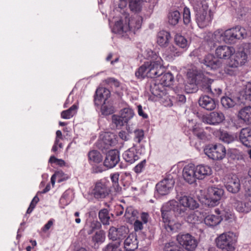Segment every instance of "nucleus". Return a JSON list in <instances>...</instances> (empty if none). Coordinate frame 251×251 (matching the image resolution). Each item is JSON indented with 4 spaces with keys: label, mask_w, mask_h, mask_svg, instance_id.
Wrapping results in <instances>:
<instances>
[{
    "label": "nucleus",
    "mask_w": 251,
    "mask_h": 251,
    "mask_svg": "<svg viewBox=\"0 0 251 251\" xmlns=\"http://www.w3.org/2000/svg\"><path fill=\"white\" fill-rule=\"evenodd\" d=\"M117 143V141L115 137V135L110 132L105 133L102 136L101 144L104 149H107L110 147L115 145Z\"/></svg>",
    "instance_id": "29"
},
{
    "label": "nucleus",
    "mask_w": 251,
    "mask_h": 251,
    "mask_svg": "<svg viewBox=\"0 0 251 251\" xmlns=\"http://www.w3.org/2000/svg\"><path fill=\"white\" fill-rule=\"evenodd\" d=\"M198 179H203L212 174V168L207 165L201 164L195 166Z\"/></svg>",
    "instance_id": "26"
},
{
    "label": "nucleus",
    "mask_w": 251,
    "mask_h": 251,
    "mask_svg": "<svg viewBox=\"0 0 251 251\" xmlns=\"http://www.w3.org/2000/svg\"><path fill=\"white\" fill-rule=\"evenodd\" d=\"M234 235L232 232L221 234L216 238L217 247L223 251H234Z\"/></svg>",
    "instance_id": "6"
},
{
    "label": "nucleus",
    "mask_w": 251,
    "mask_h": 251,
    "mask_svg": "<svg viewBox=\"0 0 251 251\" xmlns=\"http://www.w3.org/2000/svg\"><path fill=\"white\" fill-rule=\"evenodd\" d=\"M129 232L128 228L125 226H121L119 228L111 227L109 230L108 237L113 241H121L126 237Z\"/></svg>",
    "instance_id": "12"
},
{
    "label": "nucleus",
    "mask_w": 251,
    "mask_h": 251,
    "mask_svg": "<svg viewBox=\"0 0 251 251\" xmlns=\"http://www.w3.org/2000/svg\"><path fill=\"white\" fill-rule=\"evenodd\" d=\"M183 19L185 25H188L191 22V12L189 8L185 7L183 9Z\"/></svg>",
    "instance_id": "57"
},
{
    "label": "nucleus",
    "mask_w": 251,
    "mask_h": 251,
    "mask_svg": "<svg viewBox=\"0 0 251 251\" xmlns=\"http://www.w3.org/2000/svg\"><path fill=\"white\" fill-rule=\"evenodd\" d=\"M110 95V91L106 88L101 87L97 89L95 97V103L96 105H100L103 100L105 101Z\"/></svg>",
    "instance_id": "25"
},
{
    "label": "nucleus",
    "mask_w": 251,
    "mask_h": 251,
    "mask_svg": "<svg viewBox=\"0 0 251 251\" xmlns=\"http://www.w3.org/2000/svg\"><path fill=\"white\" fill-rule=\"evenodd\" d=\"M224 180L225 186L229 192L236 194L240 191V182L236 175H232L226 176Z\"/></svg>",
    "instance_id": "10"
},
{
    "label": "nucleus",
    "mask_w": 251,
    "mask_h": 251,
    "mask_svg": "<svg viewBox=\"0 0 251 251\" xmlns=\"http://www.w3.org/2000/svg\"><path fill=\"white\" fill-rule=\"evenodd\" d=\"M200 62L213 70H216L222 65L221 61L212 54H207Z\"/></svg>",
    "instance_id": "20"
},
{
    "label": "nucleus",
    "mask_w": 251,
    "mask_h": 251,
    "mask_svg": "<svg viewBox=\"0 0 251 251\" xmlns=\"http://www.w3.org/2000/svg\"><path fill=\"white\" fill-rule=\"evenodd\" d=\"M119 176L118 173H115L110 175V178L113 183V187L116 192H119L120 190V187L119 185Z\"/></svg>",
    "instance_id": "52"
},
{
    "label": "nucleus",
    "mask_w": 251,
    "mask_h": 251,
    "mask_svg": "<svg viewBox=\"0 0 251 251\" xmlns=\"http://www.w3.org/2000/svg\"><path fill=\"white\" fill-rule=\"evenodd\" d=\"M203 151L209 158L214 160H222L226 154V149L221 144L207 145L204 148Z\"/></svg>",
    "instance_id": "5"
},
{
    "label": "nucleus",
    "mask_w": 251,
    "mask_h": 251,
    "mask_svg": "<svg viewBox=\"0 0 251 251\" xmlns=\"http://www.w3.org/2000/svg\"><path fill=\"white\" fill-rule=\"evenodd\" d=\"M148 77L154 78L160 76L164 71L163 60L161 57L151 50L148 52Z\"/></svg>",
    "instance_id": "4"
},
{
    "label": "nucleus",
    "mask_w": 251,
    "mask_h": 251,
    "mask_svg": "<svg viewBox=\"0 0 251 251\" xmlns=\"http://www.w3.org/2000/svg\"><path fill=\"white\" fill-rule=\"evenodd\" d=\"M182 176L184 180L188 183H194L198 179L195 166L192 164L185 166L183 170Z\"/></svg>",
    "instance_id": "18"
},
{
    "label": "nucleus",
    "mask_w": 251,
    "mask_h": 251,
    "mask_svg": "<svg viewBox=\"0 0 251 251\" xmlns=\"http://www.w3.org/2000/svg\"><path fill=\"white\" fill-rule=\"evenodd\" d=\"M224 189L221 187L215 186L208 187L207 189V196L208 199L210 201V203L209 205L212 206L217 205L218 201L224 196Z\"/></svg>",
    "instance_id": "9"
},
{
    "label": "nucleus",
    "mask_w": 251,
    "mask_h": 251,
    "mask_svg": "<svg viewBox=\"0 0 251 251\" xmlns=\"http://www.w3.org/2000/svg\"><path fill=\"white\" fill-rule=\"evenodd\" d=\"M175 42L180 49L186 50L188 47V42L187 40L181 35L177 34L175 37Z\"/></svg>",
    "instance_id": "41"
},
{
    "label": "nucleus",
    "mask_w": 251,
    "mask_h": 251,
    "mask_svg": "<svg viewBox=\"0 0 251 251\" xmlns=\"http://www.w3.org/2000/svg\"><path fill=\"white\" fill-rule=\"evenodd\" d=\"M220 139L224 142L229 144L234 141L235 137L227 132H222L220 136Z\"/></svg>",
    "instance_id": "53"
},
{
    "label": "nucleus",
    "mask_w": 251,
    "mask_h": 251,
    "mask_svg": "<svg viewBox=\"0 0 251 251\" xmlns=\"http://www.w3.org/2000/svg\"><path fill=\"white\" fill-rule=\"evenodd\" d=\"M78 106L74 104L69 109L63 111L61 113V117L64 119H69L73 117L77 112Z\"/></svg>",
    "instance_id": "40"
},
{
    "label": "nucleus",
    "mask_w": 251,
    "mask_h": 251,
    "mask_svg": "<svg viewBox=\"0 0 251 251\" xmlns=\"http://www.w3.org/2000/svg\"><path fill=\"white\" fill-rule=\"evenodd\" d=\"M120 114L121 117L126 123H127L134 115L133 110L129 107H126L122 109Z\"/></svg>",
    "instance_id": "44"
},
{
    "label": "nucleus",
    "mask_w": 251,
    "mask_h": 251,
    "mask_svg": "<svg viewBox=\"0 0 251 251\" xmlns=\"http://www.w3.org/2000/svg\"><path fill=\"white\" fill-rule=\"evenodd\" d=\"M171 38L169 32L162 30L157 34V43L160 47L166 48L169 45Z\"/></svg>",
    "instance_id": "32"
},
{
    "label": "nucleus",
    "mask_w": 251,
    "mask_h": 251,
    "mask_svg": "<svg viewBox=\"0 0 251 251\" xmlns=\"http://www.w3.org/2000/svg\"><path fill=\"white\" fill-rule=\"evenodd\" d=\"M225 119L224 114L220 111H214L203 117L204 123L211 125H217L222 123Z\"/></svg>",
    "instance_id": "15"
},
{
    "label": "nucleus",
    "mask_w": 251,
    "mask_h": 251,
    "mask_svg": "<svg viewBox=\"0 0 251 251\" xmlns=\"http://www.w3.org/2000/svg\"><path fill=\"white\" fill-rule=\"evenodd\" d=\"M248 56L244 51H238L233 53L231 57V60L234 63L239 66L244 65L247 61Z\"/></svg>",
    "instance_id": "31"
},
{
    "label": "nucleus",
    "mask_w": 251,
    "mask_h": 251,
    "mask_svg": "<svg viewBox=\"0 0 251 251\" xmlns=\"http://www.w3.org/2000/svg\"><path fill=\"white\" fill-rule=\"evenodd\" d=\"M175 180L172 178H165L156 185L157 193L161 196L168 194L173 189Z\"/></svg>",
    "instance_id": "13"
},
{
    "label": "nucleus",
    "mask_w": 251,
    "mask_h": 251,
    "mask_svg": "<svg viewBox=\"0 0 251 251\" xmlns=\"http://www.w3.org/2000/svg\"><path fill=\"white\" fill-rule=\"evenodd\" d=\"M239 139L244 146L251 147V128L245 127L241 129L239 132Z\"/></svg>",
    "instance_id": "24"
},
{
    "label": "nucleus",
    "mask_w": 251,
    "mask_h": 251,
    "mask_svg": "<svg viewBox=\"0 0 251 251\" xmlns=\"http://www.w3.org/2000/svg\"><path fill=\"white\" fill-rule=\"evenodd\" d=\"M120 3L119 4V7L121 8V11L124 10L122 9L124 7L126 6V0H120ZM129 0V8L132 12L135 13H138L142 10L143 4V1L142 0Z\"/></svg>",
    "instance_id": "19"
},
{
    "label": "nucleus",
    "mask_w": 251,
    "mask_h": 251,
    "mask_svg": "<svg viewBox=\"0 0 251 251\" xmlns=\"http://www.w3.org/2000/svg\"><path fill=\"white\" fill-rule=\"evenodd\" d=\"M205 40L212 49L217 43L224 42L223 30L218 29L214 33H208L205 37Z\"/></svg>",
    "instance_id": "14"
},
{
    "label": "nucleus",
    "mask_w": 251,
    "mask_h": 251,
    "mask_svg": "<svg viewBox=\"0 0 251 251\" xmlns=\"http://www.w3.org/2000/svg\"><path fill=\"white\" fill-rule=\"evenodd\" d=\"M134 138L135 142L140 143L144 137V132L142 129H136L134 131Z\"/></svg>",
    "instance_id": "58"
},
{
    "label": "nucleus",
    "mask_w": 251,
    "mask_h": 251,
    "mask_svg": "<svg viewBox=\"0 0 251 251\" xmlns=\"http://www.w3.org/2000/svg\"><path fill=\"white\" fill-rule=\"evenodd\" d=\"M72 200V194L70 190H66L60 199V203L64 206L69 204Z\"/></svg>",
    "instance_id": "49"
},
{
    "label": "nucleus",
    "mask_w": 251,
    "mask_h": 251,
    "mask_svg": "<svg viewBox=\"0 0 251 251\" xmlns=\"http://www.w3.org/2000/svg\"><path fill=\"white\" fill-rule=\"evenodd\" d=\"M239 67L236 63L229 59L226 61L224 71L226 74L229 75H236L239 73Z\"/></svg>",
    "instance_id": "34"
},
{
    "label": "nucleus",
    "mask_w": 251,
    "mask_h": 251,
    "mask_svg": "<svg viewBox=\"0 0 251 251\" xmlns=\"http://www.w3.org/2000/svg\"><path fill=\"white\" fill-rule=\"evenodd\" d=\"M233 29L236 39H241L245 38L248 36H251V34L248 35L246 29L243 27L236 26L233 28Z\"/></svg>",
    "instance_id": "45"
},
{
    "label": "nucleus",
    "mask_w": 251,
    "mask_h": 251,
    "mask_svg": "<svg viewBox=\"0 0 251 251\" xmlns=\"http://www.w3.org/2000/svg\"><path fill=\"white\" fill-rule=\"evenodd\" d=\"M88 159L90 163H99L102 160L100 153L97 150H92L88 153Z\"/></svg>",
    "instance_id": "38"
},
{
    "label": "nucleus",
    "mask_w": 251,
    "mask_h": 251,
    "mask_svg": "<svg viewBox=\"0 0 251 251\" xmlns=\"http://www.w3.org/2000/svg\"><path fill=\"white\" fill-rule=\"evenodd\" d=\"M200 106L208 111H212L216 107L215 100L208 96H201L199 100Z\"/></svg>",
    "instance_id": "22"
},
{
    "label": "nucleus",
    "mask_w": 251,
    "mask_h": 251,
    "mask_svg": "<svg viewBox=\"0 0 251 251\" xmlns=\"http://www.w3.org/2000/svg\"><path fill=\"white\" fill-rule=\"evenodd\" d=\"M122 14L121 20L115 23L114 30L119 34L124 33L133 32L141 28L142 18L141 16L136 15L131 18H129V14L125 10L120 11Z\"/></svg>",
    "instance_id": "2"
},
{
    "label": "nucleus",
    "mask_w": 251,
    "mask_h": 251,
    "mask_svg": "<svg viewBox=\"0 0 251 251\" xmlns=\"http://www.w3.org/2000/svg\"><path fill=\"white\" fill-rule=\"evenodd\" d=\"M39 201V198L37 197V196H35L31 201L29 206L26 211V213L30 214L31 213Z\"/></svg>",
    "instance_id": "61"
},
{
    "label": "nucleus",
    "mask_w": 251,
    "mask_h": 251,
    "mask_svg": "<svg viewBox=\"0 0 251 251\" xmlns=\"http://www.w3.org/2000/svg\"><path fill=\"white\" fill-rule=\"evenodd\" d=\"M182 53L181 49H178L174 45H171L165 50L163 55L167 59L171 60L180 56Z\"/></svg>",
    "instance_id": "30"
},
{
    "label": "nucleus",
    "mask_w": 251,
    "mask_h": 251,
    "mask_svg": "<svg viewBox=\"0 0 251 251\" xmlns=\"http://www.w3.org/2000/svg\"><path fill=\"white\" fill-rule=\"evenodd\" d=\"M146 166V159H144L138 164H137L133 169L134 172L137 174H139L142 173L145 169Z\"/></svg>",
    "instance_id": "55"
},
{
    "label": "nucleus",
    "mask_w": 251,
    "mask_h": 251,
    "mask_svg": "<svg viewBox=\"0 0 251 251\" xmlns=\"http://www.w3.org/2000/svg\"><path fill=\"white\" fill-rule=\"evenodd\" d=\"M101 113L103 115H108L113 112L112 107H108L106 105H102L101 108Z\"/></svg>",
    "instance_id": "64"
},
{
    "label": "nucleus",
    "mask_w": 251,
    "mask_h": 251,
    "mask_svg": "<svg viewBox=\"0 0 251 251\" xmlns=\"http://www.w3.org/2000/svg\"><path fill=\"white\" fill-rule=\"evenodd\" d=\"M168 18L170 24L175 25L178 23L180 19V14L177 10L172 11L169 13Z\"/></svg>",
    "instance_id": "47"
},
{
    "label": "nucleus",
    "mask_w": 251,
    "mask_h": 251,
    "mask_svg": "<svg viewBox=\"0 0 251 251\" xmlns=\"http://www.w3.org/2000/svg\"><path fill=\"white\" fill-rule=\"evenodd\" d=\"M120 161L119 152L117 150H111L106 154L103 164L107 168L114 167Z\"/></svg>",
    "instance_id": "17"
},
{
    "label": "nucleus",
    "mask_w": 251,
    "mask_h": 251,
    "mask_svg": "<svg viewBox=\"0 0 251 251\" xmlns=\"http://www.w3.org/2000/svg\"><path fill=\"white\" fill-rule=\"evenodd\" d=\"M112 124H114L117 128H120L126 124L121 116L117 115H113L112 116Z\"/></svg>",
    "instance_id": "50"
},
{
    "label": "nucleus",
    "mask_w": 251,
    "mask_h": 251,
    "mask_svg": "<svg viewBox=\"0 0 251 251\" xmlns=\"http://www.w3.org/2000/svg\"><path fill=\"white\" fill-rule=\"evenodd\" d=\"M222 89L220 87L217 86L216 82L213 81L211 90L208 93L212 94L213 96L218 97L222 94Z\"/></svg>",
    "instance_id": "59"
},
{
    "label": "nucleus",
    "mask_w": 251,
    "mask_h": 251,
    "mask_svg": "<svg viewBox=\"0 0 251 251\" xmlns=\"http://www.w3.org/2000/svg\"><path fill=\"white\" fill-rule=\"evenodd\" d=\"M161 212L164 226L168 231L175 232L181 229V224L171 217L172 212L176 216L185 217V209H181L176 201L171 200L164 203Z\"/></svg>",
    "instance_id": "1"
},
{
    "label": "nucleus",
    "mask_w": 251,
    "mask_h": 251,
    "mask_svg": "<svg viewBox=\"0 0 251 251\" xmlns=\"http://www.w3.org/2000/svg\"><path fill=\"white\" fill-rule=\"evenodd\" d=\"M222 219L219 215L213 214L208 215L204 220V223L209 226H214L219 224Z\"/></svg>",
    "instance_id": "36"
},
{
    "label": "nucleus",
    "mask_w": 251,
    "mask_h": 251,
    "mask_svg": "<svg viewBox=\"0 0 251 251\" xmlns=\"http://www.w3.org/2000/svg\"><path fill=\"white\" fill-rule=\"evenodd\" d=\"M233 53H234V49L232 47L226 45L219 46L215 50V55L219 59L227 61L231 59Z\"/></svg>",
    "instance_id": "16"
},
{
    "label": "nucleus",
    "mask_w": 251,
    "mask_h": 251,
    "mask_svg": "<svg viewBox=\"0 0 251 251\" xmlns=\"http://www.w3.org/2000/svg\"><path fill=\"white\" fill-rule=\"evenodd\" d=\"M239 115L240 119L247 124H251V106H246L241 109Z\"/></svg>",
    "instance_id": "35"
},
{
    "label": "nucleus",
    "mask_w": 251,
    "mask_h": 251,
    "mask_svg": "<svg viewBox=\"0 0 251 251\" xmlns=\"http://www.w3.org/2000/svg\"><path fill=\"white\" fill-rule=\"evenodd\" d=\"M164 250L165 251H185L178 247L174 242L166 243L165 245Z\"/></svg>",
    "instance_id": "51"
},
{
    "label": "nucleus",
    "mask_w": 251,
    "mask_h": 251,
    "mask_svg": "<svg viewBox=\"0 0 251 251\" xmlns=\"http://www.w3.org/2000/svg\"><path fill=\"white\" fill-rule=\"evenodd\" d=\"M213 81V80L207 77H203L200 83V86L202 91L206 93H209V91L211 90Z\"/></svg>",
    "instance_id": "39"
},
{
    "label": "nucleus",
    "mask_w": 251,
    "mask_h": 251,
    "mask_svg": "<svg viewBox=\"0 0 251 251\" xmlns=\"http://www.w3.org/2000/svg\"><path fill=\"white\" fill-rule=\"evenodd\" d=\"M176 199L179 202V206L181 209H185V216L186 215L187 208L190 209H195L199 207V203L192 197L181 195H178L176 196Z\"/></svg>",
    "instance_id": "11"
},
{
    "label": "nucleus",
    "mask_w": 251,
    "mask_h": 251,
    "mask_svg": "<svg viewBox=\"0 0 251 251\" xmlns=\"http://www.w3.org/2000/svg\"><path fill=\"white\" fill-rule=\"evenodd\" d=\"M244 199L251 203V187L245 189L244 194Z\"/></svg>",
    "instance_id": "63"
},
{
    "label": "nucleus",
    "mask_w": 251,
    "mask_h": 251,
    "mask_svg": "<svg viewBox=\"0 0 251 251\" xmlns=\"http://www.w3.org/2000/svg\"><path fill=\"white\" fill-rule=\"evenodd\" d=\"M224 42L232 43L236 39L233 28L223 31Z\"/></svg>",
    "instance_id": "46"
},
{
    "label": "nucleus",
    "mask_w": 251,
    "mask_h": 251,
    "mask_svg": "<svg viewBox=\"0 0 251 251\" xmlns=\"http://www.w3.org/2000/svg\"><path fill=\"white\" fill-rule=\"evenodd\" d=\"M110 192L109 182L100 180L96 183L92 191V194L95 199L101 200L108 197Z\"/></svg>",
    "instance_id": "7"
},
{
    "label": "nucleus",
    "mask_w": 251,
    "mask_h": 251,
    "mask_svg": "<svg viewBox=\"0 0 251 251\" xmlns=\"http://www.w3.org/2000/svg\"><path fill=\"white\" fill-rule=\"evenodd\" d=\"M192 131L193 134L200 139H203L205 137V134L203 130L198 126H195Z\"/></svg>",
    "instance_id": "56"
},
{
    "label": "nucleus",
    "mask_w": 251,
    "mask_h": 251,
    "mask_svg": "<svg viewBox=\"0 0 251 251\" xmlns=\"http://www.w3.org/2000/svg\"><path fill=\"white\" fill-rule=\"evenodd\" d=\"M148 62H146L140 66L135 72V75L138 78H143L145 77H148Z\"/></svg>",
    "instance_id": "43"
},
{
    "label": "nucleus",
    "mask_w": 251,
    "mask_h": 251,
    "mask_svg": "<svg viewBox=\"0 0 251 251\" xmlns=\"http://www.w3.org/2000/svg\"><path fill=\"white\" fill-rule=\"evenodd\" d=\"M244 97L246 100L251 101V83H249L246 86Z\"/></svg>",
    "instance_id": "62"
},
{
    "label": "nucleus",
    "mask_w": 251,
    "mask_h": 251,
    "mask_svg": "<svg viewBox=\"0 0 251 251\" xmlns=\"http://www.w3.org/2000/svg\"><path fill=\"white\" fill-rule=\"evenodd\" d=\"M187 77L189 84L185 85V90L187 93H192L196 90V74L190 70L187 73Z\"/></svg>",
    "instance_id": "23"
},
{
    "label": "nucleus",
    "mask_w": 251,
    "mask_h": 251,
    "mask_svg": "<svg viewBox=\"0 0 251 251\" xmlns=\"http://www.w3.org/2000/svg\"><path fill=\"white\" fill-rule=\"evenodd\" d=\"M99 217L103 225L109 224L110 216L107 209L104 208L100 210L99 213Z\"/></svg>",
    "instance_id": "48"
},
{
    "label": "nucleus",
    "mask_w": 251,
    "mask_h": 251,
    "mask_svg": "<svg viewBox=\"0 0 251 251\" xmlns=\"http://www.w3.org/2000/svg\"><path fill=\"white\" fill-rule=\"evenodd\" d=\"M124 248L126 251H133L137 248L136 237L133 234H130L125 239Z\"/></svg>",
    "instance_id": "33"
},
{
    "label": "nucleus",
    "mask_w": 251,
    "mask_h": 251,
    "mask_svg": "<svg viewBox=\"0 0 251 251\" xmlns=\"http://www.w3.org/2000/svg\"><path fill=\"white\" fill-rule=\"evenodd\" d=\"M176 240L187 251H194L198 245L197 240L189 233L178 234Z\"/></svg>",
    "instance_id": "8"
},
{
    "label": "nucleus",
    "mask_w": 251,
    "mask_h": 251,
    "mask_svg": "<svg viewBox=\"0 0 251 251\" xmlns=\"http://www.w3.org/2000/svg\"><path fill=\"white\" fill-rule=\"evenodd\" d=\"M234 201L233 204L235 209L240 213H248L251 211V203L245 199L243 201L238 200L236 197H233Z\"/></svg>",
    "instance_id": "21"
},
{
    "label": "nucleus",
    "mask_w": 251,
    "mask_h": 251,
    "mask_svg": "<svg viewBox=\"0 0 251 251\" xmlns=\"http://www.w3.org/2000/svg\"><path fill=\"white\" fill-rule=\"evenodd\" d=\"M221 102L224 107L228 108L232 107L235 105L236 99L231 96H225L221 98Z\"/></svg>",
    "instance_id": "42"
},
{
    "label": "nucleus",
    "mask_w": 251,
    "mask_h": 251,
    "mask_svg": "<svg viewBox=\"0 0 251 251\" xmlns=\"http://www.w3.org/2000/svg\"><path fill=\"white\" fill-rule=\"evenodd\" d=\"M196 12V22L200 28H203L211 22L212 17L207 4H202L200 0H189Z\"/></svg>",
    "instance_id": "3"
},
{
    "label": "nucleus",
    "mask_w": 251,
    "mask_h": 251,
    "mask_svg": "<svg viewBox=\"0 0 251 251\" xmlns=\"http://www.w3.org/2000/svg\"><path fill=\"white\" fill-rule=\"evenodd\" d=\"M161 78L160 79V83H161L164 87L170 86L173 84L174 78L170 72L165 73L161 75Z\"/></svg>",
    "instance_id": "37"
},
{
    "label": "nucleus",
    "mask_w": 251,
    "mask_h": 251,
    "mask_svg": "<svg viewBox=\"0 0 251 251\" xmlns=\"http://www.w3.org/2000/svg\"><path fill=\"white\" fill-rule=\"evenodd\" d=\"M123 157L126 162L130 164L133 163L140 158L135 147H133L125 151L123 154Z\"/></svg>",
    "instance_id": "27"
},
{
    "label": "nucleus",
    "mask_w": 251,
    "mask_h": 251,
    "mask_svg": "<svg viewBox=\"0 0 251 251\" xmlns=\"http://www.w3.org/2000/svg\"><path fill=\"white\" fill-rule=\"evenodd\" d=\"M104 239V236L101 231L97 232L92 237V241L95 243H102Z\"/></svg>",
    "instance_id": "60"
},
{
    "label": "nucleus",
    "mask_w": 251,
    "mask_h": 251,
    "mask_svg": "<svg viewBox=\"0 0 251 251\" xmlns=\"http://www.w3.org/2000/svg\"><path fill=\"white\" fill-rule=\"evenodd\" d=\"M120 242L110 243L104 249V251H122L119 248Z\"/></svg>",
    "instance_id": "54"
},
{
    "label": "nucleus",
    "mask_w": 251,
    "mask_h": 251,
    "mask_svg": "<svg viewBox=\"0 0 251 251\" xmlns=\"http://www.w3.org/2000/svg\"><path fill=\"white\" fill-rule=\"evenodd\" d=\"M164 90V86L161 83H151L150 85V92L153 96L151 100H156V99L161 98L165 94Z\"/></svg>",
    "instance_id": "28"
}]
</instances>
